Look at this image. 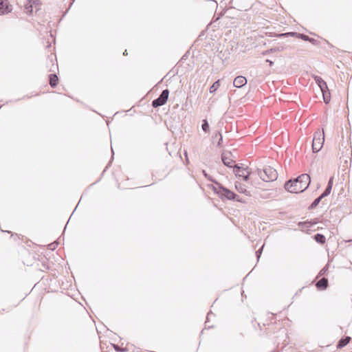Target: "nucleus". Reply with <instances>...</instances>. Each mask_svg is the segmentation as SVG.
<instances>
[{"label": "nucleus", "mask_w": 352, "mask_h": 352, "mask_svg": "<svg viewBox=\"0 0 352 352\" xmlns=\"http://www.w3.org/2000/svg\"><path fill=\"white\" fill-rule=\"evenodd\" d=\"M311 182L308 174L304 173L294 180H289L285 184V188L292 193H299L305 190Z\"/></svg>", "instance_id": "1"}, {"label": "nucleus", "mask_w": 352, "mask_h": 352, "mask_svg": "<svg viewBox=\"0 0 352 352\" xmlns=\"http://www.w3.org/2000/svg\"><path fill=\"white\" fill-rule=\"evenodd\" d=\"M217 186L213 187L214 191L219 195L222 199L226 198L228 200L236 199L239 202L242 201L238 199V196L232 191L223 187L221 184L218 182H215Z\"/></svg>", "instance_id": "2"}, {"label": "nucleus", "mask_w": 352, "mask_h": 352, "mask_svg": "<svg viewBox=\"0 0 352 352\" xmlns=\"http://www.w3.org/2000/svg\"><path fill=\"white\" fill-rule=\"evenodd\" d=\"M257 171L260 178L265 182L275 181L278 177L276 170L270 166H265L262 170L258 169Z\"/></svg>", "instance_id": "3"}, {"label": "nucleus", "mask_w": 352, "mask_h": 352, "mask_svg": "<svg viewBox=\"0 0 352 352\" xmlns=\"http://www.w3.org/2000/svg\"><path fill=\"white\" fill-rule=\"evenodd\" d=\"M324 140V132L322 134L320 131L314 133L312 141V150L314 153H318L322 147Z\"/></svg>", "instance_id": "4"}, {"label": "nucleus", "mask_w": 352, "mask_h": 352, "mask_svg": "<svg viewBox=\"0 0 352 352\" xmlns=\"http://www.w3.org/2000/svg\"><path fill=\"white\" fill-rule=\"evenodd\" d=\"M169 96V90L166 89H164L158 98L153 100L152 102V106L154 108H157L165 104L168 100Z\"/></svg>", "instance_id": "5"}, {"label": "nucleus", "mask_w": 352, "mask_h": 352, "mask_svg": "<svg viewBox=\"0 0 352 352\" xmlns=\"http://www.w3.org/2000/svg\"><path fill=\"white\" fill-rule=\"evenodd\" d=\"M230 155L231 153L228 152L223 153L221 155V160L223 164L228 167H232V164L234 163V161L230 157Z\"/></svg>", "instance_id": "6"}, {"label": "nucleus", "mask_w": 352, "mask_h": 352, "mask_svg": "<svg viewBox=\"0 0 352 352\" xmlns=\"http://www.w3.org/2000/svg\"><path fill=\"white\" fill-rule=\"evenodd\" d=\"M296 36L297 38H301L303 41H309L310 37H309L307 35H305L304 34H300L298 32H287L284 34H279V36Z\"/></svg>", "instance_id": "7"}, {"label": "nucleus", "mask_w": 352, "mask_h": 352, "mask_svg": "<svg viewBox=\"0 0 352 352\" xmlns=\"http://www.w3.org/2000/svg\"><path fill=\"white\" fill-rule=\"evenodd\" d=\"M247 83V79L245 77L242 76H236L233 82V85L235 87L241 88Z\"/></svg>", "instance_id": "8"}, {"label": "nucleus", "mask_w": 352, "mask_h": 352, "mask_svg": "<svg viewBox=\"0 0 352 352\" xmlns=\"http://www.w3.org/2000/svg\"><path fill=\"white\" fill-rule=\"evenodd\" d=\"M316 286L319 290L326 289L328 287V279L322 278L316 283Z\"/></svg>", "instance_id": "9"}, {"label": "nucleus", "mask_w": 352, "mask_h": 352, "mask_svg": "<svg viewBox=\"0 0 352 352\" xmlns=\"http://www.w3.org/2000/svg\"><path fill=\"white\" fill-rule=\"evenodd\" d=\"M234 169H233V171L234 173H235L236 176V177H243V179L245 181H248L249 179V177H250V172L249 170L246 171V174L245 175V173H243V174H240L237 171H236V169H241V166H239L238 164L236 165H234L233 166Z\"/></svg>", "instance_id": "10"}, {"label": "nucleus", "mask_w": 352, "mask_h": 352, "mask_svg": "<svg viewBox=\"0 0 352 352\" xmlns=\"http://www.w3.org/2000/svg\"><path fill=\"white\" fill-rule=\"evenodd\" d=\"M316 82L318 84L319 87L320 88L321 91L327 89L328 87L327 82L320 76H316L315 78Z\"/></svg>", "instance_id": "11"}, {"label": "nucleus", "mask_w": 352, "mask_h": 352, "mask_svg": "<svg viewBox=\"0 0 352 352\" xmlns=\"http://www.w3.org/2000/svg\"><path fill=\"white\" fill-rule=\"evenodd\" d=\"M333 177H330L324 191L320 195L322 197H325L331 193L333 186Z\"/></svg>", "instance_id": "12"}, {"label": "nucleus", "mask_w": 352, "mask_h": 352, "mask_svg": "<svg viewBox=\"0 0 352 352\" xmlns=\"http://www.w3.org/2000/svg\"><path fill=\"white\" fill-rule=\"evenodd\" d=\"M10 12L7 1H0V14H4Z\"/></svg>", "instance_id": "13"}, {"label": "nucleus", "mask_w": 352, "mask_h": 352, "mask_svg": "<svg viewBox=\"0 0 352 352\" xmlns=\"http://www.w3.org/2000/svg\"><path fill=\"white\" fill-rule=\"evenodd\" d=\"M351 339V338L349 336L342 338L337 344V349H342L348 343H349Z\"/></svg>", "instance_id": "14"}, {"label": "nucleus", "mask_w": 352, "mask_h": 352, "mask_svg": "<svg viewBox=\"0 0 352 352\" xmlns=\"http://www.w3.org/2000/svg\"><path fill=\"white\" fill-rule=\"evenodd\" d=\"M50 85L52 87H55L58 81V78L56 74H52L49 76Z\"/></svg>", "instance_id": "15"}, {"label": "nucleus", "mask_w": 352, "mask_h": 352, "mask_svg": "<svg viewBox=\"0 0 352 352\" xmlns=\"http://www.w3.org/2000/svg\"><path fill=\"white\" fill-rule=\"evenodd\" d=\"M235 188L239 192L244 193L246 195H248L249 192L247 190L245 187L241 184V183H236L235 184Z\"/></svg>", "instance_id": "16"}, {"label": "nucleus", "mask_w": 352, "mask_h": 352, "mask_svg": "<svg viewBox=\"0 0 352 352\" xmlns=\"http://www.w3.org/2000/svg\"><path fill=\"white\" fill-rule=\"evenodd\" d=\"M322 92L324 102L326 104H328L331 99V96H330V92H329V89L327 88V89L322 91Z\"/></svg>", "instance_id": "17"}, {"label": "nucleus", "mask_w": 352, "mask_h": 352, "mask_svg": "<svg viewBox=\"0 0 352 352\" xmlns=\"http://www.w3.org/2000/svg\"><path fill=\"white\" fill-rule=\"evenodd\" d=\"M314 239L320 244H324L325 243L326 239L325 236L322 234H316L314 235Z\"/></svg>", "instance_id": "18"}, {"label": "nucleus", "mask_w": 352, "mask_h": 352, "mask_svg": "<svg viewBox=\"0 0 352 352\" xmlns=\"http://www.w3.org/2000/svg\"><path fill=\"white\" fill-rule=\"evenodd\" d=\"M28 3L25 5V12L31 14L33 12V5L32 4V0H28Z\"/></svg>", "instance_id": "19"}, {"label": "nucleus", "mask_w": 352, "mask_h": 352, "mask_svg": "<svg viewBox=\"0 0 352 352\" xmlns=\"http://www.w3.org/2000/svg\"><path fill=\"white\" fill-rule=\"evenodd\" d=\"M324 197H322L321 195H320L318 198H316L312 203L309 206V210H312L314 208H315L318 204L320 202V201L323 199Z\"/></svg>", "instance_id": "20"}, {"label": "nucleus", "mask_w": 352, "mask_h": 352, "mask_svg": "<svg viewBox=\"0 0 352 352\" xmlns=\"http://www.w3.org/2000/svg\"><path fill=\"white\" fill-rule=\"evenodd\" d=\"M314 223H311V221H305L300 222L298 225L302 229H309Z\"/></svg>", "instance_id": "21"}, {"label": "nucleus", "mask_w": 352, "mask_h": 352, "mask_svg": "<svg viewBox=\"0 0 352 352\" xmlns=\"http://www.w3.org/2000/svg\"><path fill=\"white\" fill-rule=\"evenodd\" d=\"M220 86L219 80L215 81L210 87V92L214 93Z\"/></svg>", "instance_id": "22"}, {"label": "nucleus", "mask_w": 352, "mask_h": 352, "mask_svg": "<svg viewBox=\"0 0 352 352\" xmlns=\"http://www.w3.org/2000/svg\"><path fill=\"white\" fill-rule=\"evenodd\" d=\"M283 50H284L283 47H276L271 48L270 50L264 52L263 54H267L269 52H281Z\"/></svg>", "instance_id": "23"}, {"label": "nucleus", "mask_w": 352, "mask_h": 352, "mask_svg": "<svg viewBox=\"0 0 352 352\" xmlns=\"http://www.w3.org/2000/svg\"><path fill=\"white\" fill-rule=\"evenodd\" d=\"M201 128H202V130L206 133H208L209 131V124H208L207 120H203V123L201 124Z\"/></svg>", "instance_id": "24"}, {"label": "nucleus", "mask_w": 352, "mask_h": 352, "mask_svg": "<svg viewBox=\"0 0 352 352\" xmlns=\"http://www.w3.org/2000/svg\"><path fill=\"white\" fill-rule=\"evenodd\" d=\"M32 4L35 7L36 10L39 9L37 8V6H40L41 4L39 0H32Z\"/></svg>", "instance_id": "25"}, {"label": "nucleus", "mask_w": 352, "mask_h": 352, "mask_svg": "<svg viewBox=\"0 0 352 352\" xmlns=\"http://www.w3.org/2000/svg\"><path fill=\"white\" fill-rule=\"evenodd\" d=\"M217 135H219V141H218V143H217V146H219L223 141V138H222V135L221 134V133L219 131H217Z\"/></svg>", "instance_id": "26"}, {"label": "nucleus", "mask_w": 352, "mask_h": 352, "mask_svg": "<svg viewBox=\"0 0 352 352\" xmlns=\"http://www.w3.org/2000/svg\"><path fill=\"white\" fill-rule=\"evenodd\" d=\"M248 168H243L241 166V169H236V171L240 173V174H243V173H245V172L248 171Z\"/></svg>", "instance_id": "27"}, {"label": "nucleus", "mask_w": 352, "mask_h": 352, "mask_svg": "<svg viewBox=\"0 0 352 352\" xmlns=\"http://www.w3.org/2000/svg\"><path fill=\"white\" fill-rule=\"evenodd\" d=\"M202 173L206 179H208L210 181H212L210 176L206 172V170H203Z\"/></svg>", "instance_id": "28"}, {"label": "nucleus", "mask_w": 352, "mask_h": 352, "mask_svg": "<svg viewBox=\"0 0 352 352\" xmlns=\"http://www.w3.org/2000/svg\"><path fill=\"white\" fill-rule=\"evenodd\" d=\"M114 346V349L116 351H119V352H123V351H125V349H122L120 348L119 346L118 345H113Z\"/></svg>", "instance_id": "29"}, {"label": "nucleus", "mask_w": 352, "mask_h": 352, "mask_svg": "<svg viewBox=\"0 0 352 352\" xmlns=\"http://www.w3.org/2000/svg\"><path fill=\"white\" fill-rule=\"evenodd\" d=\"M263 248V245L261 247V248H260L258 250H257L256 252V256L258 258H259V257L261 256Z\"/></svg>", "instance_id": "30"}, {"label": "nucleus", "mask_w": 352, "mask_h": 352, "mask_svg": "<svg viewBox=\"0 0 352 352\" xmlns=\"http://www.w3.org/2000/svg\"><path fill=\"white\" fill-rule=\"evenodd\" d=\"M309 42H310L311 43L314 44V45H316L318 43V41L317 40L313 38H310L309 40Z\"/></svg>", "instance_id": "31"}, {"label": "nucleus", "mask_w": 352, "mask_h": 352, "mask_svg": "<svg viewBox=\"0 0 352 352\" xmlns=\"http://www.w3.org/2000/svg\"><path fill=\"white\" fill-rule=\"evenodd\" d=\"M325 271H326V267H324V268H323L322 270H321V271L320 272V275L324 274V272H325Z\"/></svg>", "instance_id": "32"}, {"label": "nucleus", "mask_w": 352, "mask_h": 352, "mask_svg": "<svg viewBox=\"0 0 352 352\" xmlns=\"http://www.w3.org/2000/svg\"><path fill=\"white\" fill-rule=\"evenodd\" d=\"M266 62H267V63H269V64H270V66H272V65L274 64L273 61H272V60H269V59H267V60H266Z\"/></svg>", "instance_id": "33"}, {"label": "nucleus", "mask_w": 352, "mask_h": 352, "mask_svg": "<svg viewBox=\"0 0 352 352\" xmlns=\"http://www.w3.org/2000/svg\"><path fill=\"white\" fill-rule=\"evenodd\" d=\"M49 246H50V249H51V250H52L54 248V247L53 243L49 245Z\"/></svg>", "instance_id": "34"}, {"label": "nucleus", "mask_w": 352, "mask_h": 352, "mask_svg": "<svg viewBox=\"0 0 352 352\" xmlns=\"http://www.w3.org/2000/svg\"><path fill=\"white\" fill-rule=\"evenodd\" d=\"M219 135H217V133H215V134L212 136L213 138H217Z\"/></svg>", "instance_id": "35"}, {"label": "nucleus", "mask_w": 352, "mask_h": 352, "mask_svg": "<svg viewBox=\"0 0 352 352\" xmlns=\"http://www.w3.org/2000/svg\"><path fill=\"white\" fill-rule=\"evenodd\" d=\"M127 54H128V53H127V51H126V50H125V51L124 52V53H123V54H124V56L127 55Z\"/></svg>", "instance_id": "36"}, {"label": "nucleus", "mask_w": 352, "mask_h": 352, "mask_svg": "<svg viewBox=\"0 0 352 352\" xmlns=\"http://www.w3.org/2000/svg\"><path fill=\"white\" fill-rule=\"evenodd\" d=\"M1 108V106L0 105V109Z\"/></svg>", "instance_id": "37"}]
</instances>
